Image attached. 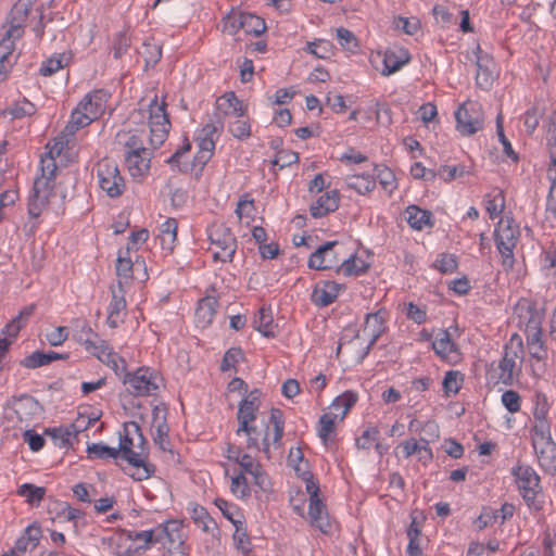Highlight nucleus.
Instances as JSON below:
<instances>
[{
  "instance_id": "f257e3e1",
  "label": "nucleus",
  "mask_w": 556,
  "mask_h": 556,
  "mask_svg": "<svg viewBox=\"0 0 556 556\" xmlns=\"http://www.w3.org/2000/svg\"><path fill=\"white\" fill-rule=\"evenodd\" d=\"M79 129L71 128L67 122L64 129L46 144V153L40 157V174L34 181L33 194L28 201V215L36 219L48 207L54 197L59 162L67 165L78 160L75 135Z\"/></svg>"
},
{
  "instance_id": "f03ea898",
  "label": "nucleus",
  "mask_w": 556,
  "mask_h": 556,
  "mask_svg": "<svg viewBox=\"0 0 556 556\" xmlns=\"http://www.w3.org/2000/svg\"><path fill=\"white\" fill-rule=\"evenodd\" d=\"M261 405L260 392L251 391L239 404L237 435H245L249 450L262 451L270 458L273 451L282 446L285 415L279 408H271L268 418L257 422Z\"/></svg>"
},
{
  "instance_id": "7ed1b4c3",
  "label": "nucleus",
  "mask_w": 556,
  "mask_h": 556,
  "mask_svg": "<svg viewBox=\"0 0 556 556\" xmlns=\"http://www.w3.org/2000/svg\"><path fill=\"white\" fill-rule=\"evenodd\" d=\"M80 343L88 353L109 366L116 375H124L123 383L131 395L154 396L164 386L162 375L153 368L143 366L126 372L125 359L87 325L81 329Z\"/></svg>"
},
{
  "instance_id": "20e7f679",
  "label": "nucleus",
  "mask_w": 556,
  "mask_h": 556,
  "mask_svg": "<svg viewBox=\"0 0 556 556\" xmlns=\"http://www.w3.org/2000/svg\"><path fill=\"white\" fill-rule=\"evenodd\" d=\"M227 463L223 465L230 493L238 500H249L254 493L271 489V481L261 463L240 447L227 444L223 452Z\"/></svg>"
},
{
  "instance_id": "39448f33",
  "label": "nucleus",
  "mask_w": 556,
  "mask_h": 556,
  "mask_svg": "<svg viewBox=\"0 0 556 556\" xmlns=\"http://www.w3.org/2000/svg\"><path fill=\"white\" fill-rule=\"evenodd\" d=\"M389 320V312L381 307L374 313L366 315L363 336L368 340L364 345V341L359 334H355L352 339L346 340V336H342L337 348V356L343 362L361 363L372 344L386 332Z\"/></svg>"
},
{
  "instance_id": "423d86ee",
  "label": "nucleus",
  "mask_w": 556,
  "mask_h": 556,
  "mask_svg": "<svg viewBox=\"0 0 556 556\" xmlns=\"http://www.w3.org/2000/svg\"><path fill=\"white\" fill-rule=\"evenodd\" d=\"M119 453L131 466L130 476L135 480H147L153 475L154 466L147 462L146 439L136 422L124 426L119 434Z\"/></svg>"
},
{
  "instance_id": "0eeeda50",
  "label": "nucleus",
  "mask_w": 556,
  "mask_h": 556,
  "mask_svg": "<svg viewBox=\"0 0 556 556\" xmlns=\"http://www.w3.org/2000/svg\"><path fill=\"white\" fill-rule=\"evenodd\" d=\"M130 118L135 124H142L148 127L151 146L157 148L167 139L172 125L164 98H159L155 94L149 102L142 100L138 110L131 113Z\"/></svg>"
},
{
  "instance_id": "6e6552de",
  "label": "nucleus",
  "mask_w": 556,
  "mask_h": 556,
  "mask_svg": "<svg viewBox=\"0 0 556 556\" xmlns=\"http://www.w3.org/2000/svg\"><path fill=\"white\" fill-rule=\"evenodd\" d=\"M117 143L122 147L124 165L132 180L141 182L147 179L151 170L152 155L141 137L131 132L118 134Z\"/></svg>"
},
{
  "instance_id": "1a4fd4ad",
  "label": "nucleus",
  "mask_w": 556,
  "mask_h": 556,
  "mask_svg": "<svg viewBox=\"0 0 556 556\" xmlns=\"http://www.w3.org/2000/svg\"><path fill=\"white\" fill-rule=\"evenodd\" d=\"M511 475L528 508L533 513L542 511L545 497L536 471L529 465L518 464L511 468Z\"/></svg>"
},
{
  "instance_id": "9d476101",
  "label": "nucleus",
  "mask_w": 556,
  "mask_h": 556,
  "mask_svg": "<svg viewBox=\"0 0 556 556\" xmlns=\"http://www.w3.org/2000/svg\"><path fill=\"white\" fill-rule=\"evenodd\" d=\"M109 99L110 93L104 89H96L85 94L71 113V128L80 130L99 119L105 112Z\"/></svg>"
},
{
  "instance_id": "9b49d317",
  "label": "nucleus",
  "mask_w": 556,
  "mask_h": 556,
  "mask_svg": "<svg viewBox=\"0 0 556 556\" xmlns=\"http://www.w3.org/2000/svg\"><path fill=\"white\" fill-rule=\"evenodd\" d=\"M208 250L215 262L230 263L237 251V239L231 229L222 222H213L206 228Z\"/></svg>"
},
{
  "instance_id": "f8f14e48",
  "label": "nucleus",
  "mask_w": 556,
  "mask_h": 556,
  "mask_svg": "<svg viewBox=\"0 0 556 556\" xmlns=\"http://www.w3.org/2000/svg\"><path fill=\"white\" fill-rule=\"evenodd\" d=\"M519 237V226L515 223L514 218L510 216L501 217L494 229V241L503 258L502 264L507 269L514 266V249L517 245Z\"/></svg>"
},
{
  "instance_id": "ddd939ff",
  "label": "nucleus",
  "mask_w": 556,
  "mask_h": 556,
  "mask_svg": "<svg viewBox=\"0 0 556 556\" xmlns=\"http://www.w3.org/2000/svg\"><path fill=\"white\" fill-rule=\"evenodd\" d=\"M97 178L100 189L111 199L122 197L126 190V180L112 159L104 157L99 161Z\"/></svg>"
},
{
  "instance_id": "4468645a",
  "label": "nucleus",
  "mask_w": 556,
  "mask_h": 556,
  "mask_svg": "<svg viewBox=\"0 0 556 556\" xmlns=\"http://www.w3.org/2000/svg\"><path fill=\"white\" fill-rule=\"evenodd\" d=\"M410 62V53L404 48L371 51L369 63L382 76L389 77Z\"/></svg>"
},
{
  "instance_id": "2eb2a0df",
  "label": "nucleus",
  "mask_w": 556,
  "mask_h": 556,
  "mask_svg": "<svg viewBox=\"0 0 556 556\" xmlns=\"http://www.w3.org/2000/svg\"><path fill=\"white\" fill-rule=\"evenodd\" d=\"M346 257V248L343 242L329 241L314 251L307 262V266L315 270L338 269L341 261Z\"/></svg>"
},
{
  "instance_id": "dca6fc26",
  "label": "nucleus",
  "mask_w": 556,
  "mask_h": 556,
  "mask_svg": "<svg viewBox=\"0 0 556 556\" xmlns=\"http://www.w3.org/2000/svg\"><path fill=\"white\" fill-rule=\"evenodd\" d=\"M456 129L463 136H471L483 128L484 114L477 101H465L455 111Z\"/></svg>"
},
{
  "instance_id": "f3484780",
  "label": "nucleus",
  "mask_w": 556,
  "mask_h": 556,
  "mask_svg": "<svg viewBox=\"0 0 556 556\" xmlns=\"http://www.w3.org/2000/svg\"><path fill=\"white\" fill-rule=\"evenodd\" d=\"M168 535L178 539V523L176 521H167L163 525H159L151 530L144 531H127V541H131L138 544V548L148 549L154 543H161L163 546L166 545L165 539Z\"/></svg>"
},
{
  "instance_id": "a211bd4d",
  "label": "nucleus",
  "mask_w": 556,
  "mask_h": 556,
  "mask_svg": "<svg viewBox=\"0 0 556 556\" xmlns=\"http://www.w3.org/2000/svg\"><path fill=\"white\" fill-rule=\"evenodd\" d=\"M543 311L528 298H521L514 306L513 319L520 329L536 334L541 330Z\"/></svg>"
},
{
  "instance_id": "6ab92c4d",
  "label": "nucleus",
  "mask_w": 556,
  "mask_h": 556,
  "mask_svg": "<svg viewBox=\"0 0 556 556\" xmlns=\"http://www.w3.org/2000/svg\"><path fill=\"white\" fill-rule=\"evenodd\" d=\"M305 489L309 495L308 517L311 525L318 528L323 533H329L332 529V525L329 520L326 506L319 497V483L309 482Z\"/></svg>"
},
{
  "instance_id": "aec40b11",
  "label": "nucleus",
  "mask_w": 556,
  "mask_h": 556,
  "mask_svg": "<svg viewBox=\"0 0 556 556\" xmlns=\"http://www.w3.org/2000/svg\"><path fill=\"white\" fill-rule=\"evenodd\" d=\"M217 129L213 124L203 126L197 135V154L194 156L192 168L202 172L207 162L212 159L215 151Z\"/></svg>"
},
{
  "instance_id": "412c9836",
  "label": "nucleus",
  "mask_w": 556,
  "mask_h": 556,
  "mask_svg": "<svg viewBox=\"0 0 556 556\" xmlns=\"http://www.w3.org/2000/svg\"><path fill=\"white\" fill-rule=\"evenodd\" d=\"M394 455L397 459H408L413 455L417 456L419 463L428 466L433 459V452L431 446L425 444L421 440L416 438H408L394 448Z\"/></svg>"
},
{
  "instance_id": "4be33fe9",
  "label": "nucleus",
  "mask_w": 556,
  "mask_h": 556,
  "mask_svg": "<svg viewBox=\"0 0 556 556\" xmlns=\"http://www.w3.org/2000/svg\"><path fill=\"white\" fill-rule=\"evenodd\" d=\"M515 511V505L507 502L504 503L500 509H495L491 506H483L480 515L473 521V525L478 530H482L494 525H503L505 521L513 518Z\"/></svg>"
},
{
  "instance_id": "5701e85b",
  "label": "nucleus",
  "mask_w": 556,
  "mask_h": 556,
  "mask_svg": "<svg viewBox=\"0 0 556 556\" xmlns=\"http://www.w3.org/2000/svg\"><path fill=\"white\" fill-rule=\"evenodd\" d=\"M432 349L441 359L450 364H457L462 359L459 348L452 339L448 330L442 329L435 333Z\"/></svg>"
},
{
  "instance_id": "b1692460",
  "label": "nucleus",
  "mask_w": 556,
  "mask_h": 556,
  "mask_svg": "<svg viewBox=\"0 0 556 556\" xmlns=\"http://www.w3.org/2000/svg\"><path fill=\"white\" fill-rule=\"evenodd\" d=\"M345 289V285L334 280H321L314 286L311 300L316 306L326 307L332 304Z\"/></svg>"
},
{
  "instance_id": "393cba45",
  "label": "nucleus",
  "mask_w": 556,
  "mask_h": 556,
  "mask_svg": "<svg viewBox=\"0 0 556 556\" xmlns=\"http://www.w3.org/2000/svg\"><path fill=\"white\" fill-rule=\"evenodd\" d=\"M344 181L348 189L359 195H369L376 189V177L370 167L362 173L353 170L345 176Z\"/></svg>"
},
{
  "instance_id": "a878e982",
  "label": "nucleus",
  "mask_w": 556,
  "mask_h": 556,
  "mask_svg": "<svg viewBox=\"0 0 556 556\" xmlns=\"http://www.w3.org/2000/svg\"><path fill=\"white\" fill-rule=\"evenodd\" d=\"M408 431L417 434L419 440L428 444V446L440 439V427L434 419L420 420L412 418L408 422Z\"/></svg>"
},
{
  "instance_id": "bb28decb",
  "label": "nucleus",
  "mask_w": 556,
  "mask_h": 556,
  "mask_svg": "<svg viewBox=\"0 0 556 556\" xmlns=\"http://www.w3.org/2000/svg\"><path fill=\"white\" fill-rule=\"evenodd\" d=\"M540 466L548 472L556 471V444L553 439L532 442Z\"/></svg>"
},
{
  "instance_id": "cd10ccee",
  "label": "nucleus",
  "mask_w": 556,
  "mask_h": 556,
  "mask_svg": "<svg viewBox=\"0 0 556 556\" xmlns=\"http://www.w3.org/2000/svg\"><path fill=\"white\" fill-rule=\"evenodd\" d=\"M342 421L336 415L325 412L316 424V433L325 447H330L337 438V427Z\"/></svg>"
},
{
  "instance_id": "c85d7f7f",
  "label": "nucleus",
  "mask_w": 556,
  "mask_h": 556,
  "mask_svg": "<svg viewBox=\"0 0 556 556\" xmlns=\"http://www.w3.org/2000/svg\"><path fill=\"white\" fill-rule=\"evenodd\" d=\"M216 109L223 116L243 117L247 104L239 100L233 91L225 92L216 100Z\"/></svg>"
},
{
  "instance_id": "c756f323",
  "label": "nucleus",
  "mask_w": 556,
  "mask_h": 556,
  "mask_svg": "<svg viewBox=\"0 0 556 556\" xmlns=\"http://www.w3.org/2000/svg\"><path fill=\"white\" fill-rule=\"evenodd\" d=\"M404 218L409 227L417 231H422L427 228H432L434 220L433 214L419 207L418 205H408L404 211Z\"/></svg>"
},
{
  "instance_id": "7c9ffc66",
  "label": "nucleus",
  "mask_w": 556,
  "mask_h": 556,
  "mask_svg": "<svg viewBox=\"0 0 556 556\" xmlns=\"http://www.w3.org/2000/svg\"><path fill=\"white\" fill-rule=\"evenodd\" d=\"M369 167L376 177V184L379 182L387 197H392L399 188V182L394 172L384 164L370 163Z\"/></svg>"
},
{
  "instance_id": "2f4dec72",
  "label": "nucleus",
  "mask_w": 556,
  "mask_h": 556,
  "mask_svg": "<svg viewBox=\"0 0 556 556\" xmlns=\"http://www.w3.org/2000/svg\"><path fill=\"white\" fill-rule=\"evenodd\" d=\"M288 465L294 470L296 476L305 482V486L309 482H317L314 480L311 471V466L301 447H291L288 455Z\"/></svg>"
},
{
  "instance_id": "473e14b6",
  "label": "nucleus",
  "mask_w": 556,
  "mask_h": 556,
  "mask_svg": "<svg viewBox=\"0 0 556 556\" xmlns=\"http://www.w3.org/2000/svg\"><path fill=\"white\" fill-rule=\"evenodd\" d=\"M340 204V193L338 190H330L321 194L309 206V212L313 217H324L330 212H334Z\"/></svg>"
},
{
  "instance_id": "72a5a7b5",
  "label": "nucleus",
  "mask_w": 556,
  "mask_h": 556,
  "mask_svg": "<svg viewBox=\"0 0 556 556\" xmlns=\"http://www.w3.org/2000/svg\"><path fill=\"white\" fill-rule=\"evenodd\" d=\"M27 10L15 5L11 11V21L9 27L1 40H8L11 46L22 38L24 34V22L26 20Z\"/></svg>"
},
{
  "instance_id": "f704fd0d",
  "label": "nucleus",
  "mask_w": 556,
  "mask_h": 556,
  "mask_svg": "<svg viewBox=\"0 0 556 556\" xmlns=\"http://www.w3.org/2000/svg\"><path fill=\"white\" fill-rule=\"evenodd\" d=\"M134 261L128 250H119L116 260V275L118 289L123 291L124 286H127L134 278Z\"/></svg>"
},
{
  "instance_id": "c9c22d12",
  "label": "nucleus",
  "mask_w": 556,
  "mask_h": 556,
  "mask_svg": "<svg viewBox=\"0 0 556 556\" xmlns=\"http://www.w3.org/2000/svg\"><path fill=\"white\" fill-rule=\"evenodd\" d=\"M253 328L266 338L276 337V325L270 306L262 305L254 315Z\"/></svg>"
},
{
  "instance_id": "e433bc0d",
  "label": "nucleus",
  "mask_w": 556,
  "mask_h": 556,
  "mask_svg": "<svg viewBox=\"0 0 556 556\" xmlns=\"http://www.w3.org/2000/svg\"><path fill=\"white\" fill-rule=\"evenodd\" d=\"M42 536V530L38 522L27 526L15 542L14 549L25 553L38 546Z\"/></svg>"
},
{
  "instance_id": "4c0bfd02",
  "label": "nucleus",
  "mask_w": 556,
  "mask_h": 556,
  "mask_svg": "<svg viewBox=\"0 0 556 556\" xmlns=\"http://www.w3.org/2000/svg\"><path fill=\"white\" fill-rule=\"evenodd\" d=\"M358 401V394L354 391H345L338 395L329 405L328 413L336 415L337 419L344 420L350 409Z\"/></svg>"
},
{
  "instance_id": "58836bf2",
  "label": "nucleus",
  "mask_w": 556,
  "mask_h": 556,
  "mask_svg": "<svg viewBox=\"0 0 556 556\" xmlns=\"http://www.w3.org/2000/svg\"><path fill=\"white\" fill-rule=\"evenodd\" d=\"M73 59L74 53L71 50L54 53L41 63L39 73L46 77L51 76L68 66L73 62Z\"/></svg>"
},
{
  "instance_id": "ea45409f",
  "label": "nucleus",
  "mask_w": 556,
  "mask_h": 556,
  "mask_svg": "<svg viewBox=\"0 0 556 556\" xmlns=\"http://www.w3.org/2000/svg\"><path fill=\"white\" fill-rule=\"evenodd\" d=\"M217 301L215 298L206 296L199 301L194 318L199 328H206L210 326L216 315Z\"/></svg>"
},
{
  "instance_id": "a19ab883",
  "label": "nucleus",
  "mask_w": 556,
  "mask_h": 556,
  "mask_svg": "<svg viewBox=\"0 0 556 556\" xmlns=\"http://www.w3.org/2000/svg\"><path fill=\"white\" fill-rule=\"evenodd\" d=\"M178 222L173 217L166 218L159 227V239L163 250L172 252L178 241Z\"/></svg>"
},
{
  "instance_id": "79ce46f5",
  "label": "nucleus",
  "mask_w": 556,
  "mask_h": 556,
  "mask_svg": "<svg viewBox=\"0 0 556 556\" xmlns=\"http://www.w3.org/2000/svg\"><path fill=\"white\" fill-rule=\"evenodd\" d=\"M367 269L368 264L364 258L355 255L354 253L346 252V257H344L341 261L340 266H338L337 273L345 277H351L359 276L364 274Z\"/></svg>"
},
{
  "instance_id": "37998d69",
  "label": "nucleus",
  "mask_w": 556,
  "mask_h": 556,
  "mask_svg": "<svg viewBox=\"0 0 556 556\" xmlns=\"http://www.w3.org/2000/svg\"><path fill=\"white\" fill-rule=\"evenodd\" d=\"M118 294L115 290H113L112 301L108 308V319L106 323L111 328L117 327L124 319L126 312V300L124 298V291H121Z\"/></svg>"
},
{
  "instance_id": "c03bdc74",
  "label": "nucleus",
  "mask_w": 556,
  "mask_h": 556,
  "mask_svg": "<svg viewBox=\"0 0 556 556\" xmlns=\"http://www.w3.org/2000/svg\"><path fill=\"white\" fill-rule=\"evenodd\" d=\"M256 214L257 210L254 199L249 193L242 194L236 207V215L239 222L245 226H250L254 223Z\"/></svg>"
},
{
  "instance_id": "a18cd8bd",
  "label": "nucleus",
  "mask_w": 556,
  "mask_h": 556,
  "mask_svg": "<svg viewBox=\"0 0 556 556\" xmlns=\"http://www.w3.org/2000/svg\"><path fill=\"white\" fill-rule=\"evenodd\" d=\"M551 164L547 169V178L551 181L546 199V211L556 214V144H549Z\"/></svg>"
},
{
  "instance_id": "49530a36",
  "label": "nucleus",
  "mask_w": 556,
  "mask_h": 556,
  "mask_svg": "<svg viewBox=\"0 0 556 556\" xmlns=\"http://www.w3.org/2000/svg\"><path fill=\"white\" fill-rule=\"evenodd\" d=\"M484 208L491 219L498 217L505 210V194L500 189H493L484 195Z\"/></svg>"
},
{
  "instance_id": "de8ad7c7",
  "label": "nucleus",
  "mask_w": 556,
  "mask_h": 556,
  "mask_svg": "<svg viewBox=\"0 0 556 556\" xmlns=\"http://www.w3.org/2000/svg\"><path fill=\"white\" fill-rule=\"evenodd\" d=\"M214 504L226 519H228L235 527H238V529L241 528V525L244 523V515L237 504L224 498H216Z\"/></svg>"
},
{
  "instance_id": "09e8293b",
  "label": "nucleus",
  "mask_w": 556,
  "mask_h": 556,
  "mask_svg": "<svg viewBox=\"0 0 556 556\" xmlns=\"http://www.w3.org/2000/svg\"><path fill=\"white\" fill-rule=\"evenodd\" d=\"M39 410V403L33 396L24 395L14 402V412L20 420H28Z\"/></svg>"
},
{
  "instance_id": "8fccbe9b",
  "label": "nucleus",
  "mask_w": 556,
  "mask_h": 556,
  "mask_svg": "<svg viewBox=\"0 0 556 556\" xmlns=\"http://www.w3.org/2000/svg\"><path fill=\"white\" fill-rule=\"evenodd\" d=\"M165 415H166V410L163 407L155 406L152 409V426L151 427H152V429L155 430L154 440H155V442L160 443L163 448H165L164 443L167 439V431H168Z\"/></svg>"
},
{
  "instance_id": "3c124183",
  "label": "nucleus",
  "mask_w": 556,
  "mask_h": 556,
  "mask_svg": "<svg viewBox=\"0 0 556 556\" xmlns=\"http://www.w3.org/2000/svg\"><path fill=\"white\" fill-rule=\"evenodd\" d=\"M16 494L25 500L30 506H39L46 495V488L37 486L31 483L18 485Z\"/></svg>"
},
{
  "instance_id": "603ef678",
  "label": "nucleus",
  "mask_w": 556,
  "mask_h": 556,
  "mask_svg": "<svg viewBox=\"0 0 556 556\" xmlns=\"http://www.w3.org/2000/svg\"><path fill=\"white\" fill-rule=\"evenodd\" d=\"M48 435L51 437L55 446L66 448L73 444L74 439L77 437L73 432L71 426H60L47 430Z\"/></svg>"
},
{
  "instance_id": "864d4df0",
  "label": "nucleus",
  "mask_w": 556,
  "mask_h": 556,
  "mask_svg": "<svg viewBox=\"0 0 556 556\" xmlns=\"http://www.w3.org/2000/svg\"><path fill=\"white\" fill-rule=\"evenodd\" d=\"M525 350L522 339L519 334L514 333L504 349V357L514 361L516 364L521 366L523 361Z\"/></svg>"
},
{
  "instance_id": "5fc2aeb1",
  "label": "nucleus",
  "mask_w": 556,
  "mask_h": 556,
  "mask_svg": "<svg viewBox=\"0 0 556 556\" xmlns=\"http://www.w3.org/2000/svg\"><path fill=\"white\" fill-rule=\"evenodd\" d=\"M240 25L245 34L260 36L266 30L265 21L251 13H241Z\"/></svg>"
},
{
  "instance_id": "6e6d98bb",
  "label": "nucleus",
  "mask_w": 556,
  "mask_h": 556,
  "mask_svg": "<svg viewBox=\"0 0 556 556\" xmlns=\"http://www.w3.org/2000/svg\"><path fill=\"white\" fill-rule=\"evenodd\" d=\"M127 541V531L118 530L114 531L110 535L103 536L101 539V543L105 546L112 554L121 556L126 552V548L122 547L123 543Z\"/></svg>"
},
{
  "instance_id": "4d7b16f0",
  "label": "nucleus",
  "mask_w": 556,
  "mask_h": 556,
  "mask_svg": "<svg viewBox=\"0 0 556 556\" xmlns=\"http://www.w3.org/2000/svg\"><path fill=\"white\" fill-rule=\"evenodd\" d=\"M464 383V375L459 370H448L442 381L445 396L456 395Z\"/></svg>"
},
{
  "instance_id": "13d9d810",
  "label": "nucleus",
  "mask_w": 556,
  "mask_h": 556,
  "mask_svg": "<svg viewBox=\"0 0 556 556\" xmlns=\"http://www.w3.org/2000/svg\"><path fill=\"white\" fill-rule=\"evenodd\" d=\"M421 531L417 523V521L414 519L408 529H407V538H408V545L406 548V553L408 556H422V549L420 546L421 542Z\"/></svg>"
},
{
  "instance_id": "bf43d9fd",
  "label": "nucleus",
  "mask_w": 556,
  "mask_h": 556,
  "mask_svg": "<svg viewBox=\"0 0 556 556\" xmlns=\"http://www.w3.org/2000/svg\"><path fill=\"white\" fill-rule=\"evenodd\" d=\"M190 515L198 528L202 529L204 532H212L216 529V522L204 507L200 505L193 506Z\"/></svg>"
},
{
  "instance_id": "052dcab7",
  "label": "nucleus",
  "mask_w": 556,
  "mask_h": 556,
  "mask_svg": "<svg viewBox=\"0 0 556 556\" xmlns=\"http://www.w3.org/2000/svg\"><path fill=\"white\" fill-rule=\"evenodd\" d=\"M521 366L516 364L514 361L509 358H503L500 361L497 369H498V381L504 384H510L514 381V378L520 371Z\"/></svg>"
},
{
  "instance_id": "680f3d73",
  "label": "nucleus",
  "mask_w": 556,
  "mask_h": 556,
  "mask_svg": "<svg viewBox=\"0 0 556 556\" xmlns=\"http://www.w3.org/2000/svg\"><path fill=\"white\" fill-rule=\"evenodd\" d=\"M334 47L331 41L326 39H317L312 42H307L304 51L313 54L318 59H328L333 54Z\"/></svg>"
},
{
  "instance_id": "e2e57ef3",
  "label": "nucleus",
  "mask_w": 556,
  "mask_h": 556,
  "mask_svg": "<svg viewBox=\"0 0 556 556\" xmlns=\"http://www.w3.org/2000/svg\"><path fill=\"white\" fill-rule=\"evenodd\" d=\"M15 46H11L8 40L0 41V74H8L15 63Z\"/></svg>"
},
{
  "instance_id": "0e129e2a",
  "label": "nucleus",
  "mask_w": 556,
  "mask_h": 556,
  "mask_svg": "<svg viewBox=\"0 0 556 556\" xmlns=\"http://www.w3.org/2000/svg\"><path fill=\"white\" fill-rule=\"evenodd\" d=\"M88 409L79 410L75 420L70 425L73 432L78 435L80 432L88 430L99 421V415L96 413L89 414Z\"/></svg>"
},
{
  "instance_id": "69168bd1",
  "label": "nucleus",
  "mask_w": 556,
  "mask_h": 556,
  "mask_svg": "<svg viewBox=\"0 0 556 556\" xmlns=\"http://www.w3.org/2000/svg\"><path fill=\"white\" fill-rule=\"evenodd\" d=\"M118 456V450L105 445L103 443H92L87 446V458L93 459H110Z\"/></svg>"
},
{
  "instance_id": "338daca9",
  "label": "nucleus",
  "mask_w": 556,
  "mask_h": 556,
  "mask_svg": "<svg viewBox=\"0 0 556 556\" xmlns=\"http://www.w3.org/2000/svg\"><path fill=\"white\" fill-rule=\"evenodd\" d=\"M336 37L342 49L355 53L359 48L357 37L348 28L339 27L336 30Z\"/></svg>"
},
{
  "instance_id": "774afa93",
  "label": "nucleus",
  "mask_w": 556,
  "mask_h": 556,
  "mask_svg": "<svg viewBox=\"0 0 556 556\" xmlns=\"http://www.w3.org/2000/svg\"><path fill=\"white\" fill-rule=\"evenodd\" d=\"M33 307L23 309L11 323L4 327L2 333L10 337L11 340L14 339L26 324L27 318L33 314Z\"/></svg>"
}]
</instances>
